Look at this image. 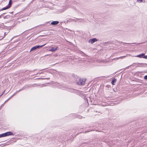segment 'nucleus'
Listing matches in <instances>:
<instances>
[{
    "label": "nucleus",
    "mask_w": 147,
    "mask_h": 147,
    "mask_svg": "<svg viewBox=\"0 0 147 147\" xmlns=\"http://www.w3.org/2000/svg\"><path fill=\"white\" fill-rule=\"evenodd\" d=\"M84 80L79 78L76 83L79 85H84L86 81V80L84 79Z\"/></svg>",
    "instance_id": "f257e3e1"
},
{
    "label": "nucleus",
    "mask_w": 147,
    "mask_h": 147,
    "mask_svg": "<svg viewBox=\"0 0 147 147\" xmlns=\"http://www.w3.org/2000/svg\"><path fill=\"white\" fill-rule=\"evenodd\" d=\"M2 137H5L7 136L12 135H13V134L11 131H8L6 133L1 134Z\"/></svg>",
    "instance_id": "f03ea898"
},
{
    "label": "nucleus",
    "mask_w": 147,
    "mask_h": 147,
    "mask_svg": "<svg viewBox=\"0 0 147 147\" xmlns=\"http://www.w3.org/2000/svg\"><path fill=\"white\" fill-rule=\"evenodd\" d=\"M45 44L43 45H42L35 46L32 47V48L30 50V51H34L37 49H39L40 48H41L43 46H45Z\"/></svg>",
    "instance_id": "7ed1b4c3"
},
{
    "label": "nucleus",
    "mask_w": 147,
    "mask_h": 147,
    "mask_svg": "<svg viewBox=\"0 0 147 147\" xmlns=\"http://www.w3.org/2000/svg\"><path fill=\"white\" fill-rule=\"evenodd\" d=\"M98 40L96 38H92L90 39L88 41V42L91 44H92L96 42Z\"/></svg>",
    "instance_id": "20e7f679"
},
{
    "label": "nucleus",
    "mask_w": 147,
    "mask_h": 147,
    "mask_svg": "<svg viewBox=\"0 0 147 147\" xmlns=\"http://www.w3.org/2000/svg\"><path fill=\"white\" fill-rule=\"evenodd\" d=\"M72 76L74 78V80H75L76 82L77 83V82L78 81V80L80 78L77 75L75 74H73Z\"/></svg>",
    "instance_id": "39448f33"
},
{
    "label": "nucleus",
    "mask_w": 147,
    "mask_h": 147,
    "mask_svg": "<svg viewBox=\"0 0 147 147\" xmlns=\"http://www.w3.org/2000/svg\"><path fill=\"white\" fill-rule=\"evenodd\" d=\"M58 47H53L49 50V51L52 52H54L56 51Z\"/></svg>",
    "instance_id": "423d86ee"
},
{
    "label": "nucleus",
    "mask_w": 147,
    "mask_h": 147,
    "mask_svg": "<svg viewBox=\"0 0 147 147\" xmlns=\"http://www.w3.org/2000/svg\"><path fill=\"white\" fill-rule=\"evenodd\" d=\"M9 4V5H10V6H9V7H6L3 8V9H2V10H5V9H6L10 7V5H11V0H10Z\"/></svg>",
    "instance_id": "0eeeda50"
},
{
    "label": "nucleus",
    "mask_w": 147,
    "mask_h": 147,
    "mask_svg": "<svg viewBox=\"0 0 147 147\" xmlns=\"http://www.w3.org/2000/svg\"><path fill=\"white\" fill-rule=\"evenodd\" d=\"M135 57H138L139 58H143L147 59V56H134Z\"/></svg>",
    "instance_id": "6e6552de"
},
{
    "label": "nucleus",
    "mask_w": 147,
    "mask_h": 147,
    "mask_svg": "<svg viewBox=\"0 0 147 147\" xmlns=\"http://www.w3.org/2000/svg\"><path fill=\"white\" fill-rule=\"evenodd\" d=\"M59 23V22L57 21H53L51 23V24L52 25H56L57 24Z\"/></svg>",
    "instance_id": "1a4fd4ad"
},
{
    "label": "nucleus",
    "mask_w": 147,
    "mask_h": 147,
    "mask_svg": "<svg viewBox=\"0 0 147 147\" xmlns=\"http://www.w3.org/2000/svg\"><path fill=\"white\" fill-rule=\"evenodd\" d=\"M116 81H117V80L116 79H115V78L113 79V80H112L111 82L112 84L113 85H115L114 83L116 82Z\"/></svg>",
    "instance_id": "9d476101"
},
{
    "label": "nucleus",
    "mask_w": 147,
    "mask_h": 147,
    "mask_svg": "<svg viewBox=\"0 0 147 147\" xmlns=\"http://www.w3.org/2000/svg\"><path fill=\"white\" fill-rule=\"evenodd\" d=\"M125 57V56H123L120 57H119L116 58H115L114 59H115L116 60H117L118 59H122V58H123V57Z\"/></svg>",
    "instance_id": "9b49d317"
},
{
    "label": "nucleus",
    "mask_w": 147,
    "mask_h": 147,
    "mask_svg": "<svg viewBox=\"0 0 147 147\" xmlns=\"http://www.w3.org/2000/svg\"><path fill=\"white\" fill-rule=\"evenodd\" d=\"M26 87H25V86H24L22 88H21L18 91H17V92H19L20 91H21L22 90H24L25 88H26Z\"/></svg>",
    "instance_id": "f8f14e48"
},
{
    "label": "nucleus",
    "mask_w": 147,
    "mask_h": 147,
    "mask_svg": "<svg viewBox=\"0 0 147 147\" xmlns=\"http://www.w3.org/2000/svg\"><path fill=\"white\" fill-rule=\"evenodd\" d=\"M137 2L138 3H144V1L143 0H137Z\"/></svg>",
    "instance_id": "ddd939ff"
},
{
    "label": "nucleus",
    "mask_w": 147,
    "mask_h": 147,
    "mask_svg": "<svg viewBox=\"0 0 147 147\" xmlns=\"http://www.w3.org/2000/svg\"><path fill=\"white\" fill-rule=\"evenodd\" d=\"M135 66V63H133V64L130 65H129L127 67H126V69H128V68L130 67V66Z\"/></svg>",
    "instance_id": "4468645a"
},
{
    "label": "nucleus",
    "mask_w": 147,
    "mask_h": 147,
    "mask_svg": "<svg viewBox=\"0 0 147 147\" xmlns=\"http://www.w3.org/2000/svg\"><path fill=\"white\" fill-rule=\"evenodd\" d=\"M144 79L145 80H147V75H146V76H144Z\"/></svg>",
    "instance_id": "2eb2a0df"
},
{
    "label": "nucleus",
    "mask_w": 147,
    "mask_h": 147,
    "mask_svg": "<svg viewBox=\"0 0 147 147\" xmlns=\"http://www.w3.org/2000/svg\"><path fill=\"white\" fill-rule=\"evenodd\" d=\"M18 92H17V91L12 96H11V97H12L13 96H14V95H15V94L17 93Z\"/></svg>",
    "instance_id": "dca6fc26"
},
{
    "label": "nucleus",
    "mask_w": 147,
    "mask_h": 147,
    "mask_svg": "<svg viewBox=\"0 0 147 147\" xmlns=\"http://www.w3.org/2000/svg\"><path fill=\"white\" fill-rule=\"evenodd\" d=\"M92 130H88V131H85V132H84V133H86L87 132H89L90 131H92Z\"/></svg>",
    "instance_id": "f3484780"
},
{
    "label": "nucleus",
    "mask_w": 147,
    "mask_h": 147,
    "mask_svg": "<svg viewBox=\"0 0 147 147\" xmlns=\"http://www.w3.org/2000/svg\"><path fill=\"white\" fill-rule=\"evenodd\" d=\"M145 54H144V53H142L140 55H145Z\"/></svg>",
    "instance_id": "a211bd4d"
},
{
    "label": "nucleus",
    "mask_w": 147,
    "mask_h": 147,
    "mask_svg": "<svg viewBox=\"0 0 147 147\" xmlns=\"http://www.w3.org/2000/svg\"><path fill=\"white\" fill-rule=\"evenodd\" d=\"M98 114H96V115H100L101 114V113L100 112H98Z\"/></svg>",
    "instance_id": "6ab92c4d"
},
{
    "label": "nucleus",
    "mask_w": 147,
    "mask_h": 147,
    "mask_svg": "<svg viewBox=\"0 0 147 147\" xmlns=\"http://www.w3.org/2000/svg\"><path fill=\"white\" fill-rule=\"evenodd\" d=\"M11 97V96L7 100H9Z\"/></svg>",
    "instance_id": "aec40b11"
},
{
    "label": "nucleus",
    "mask_w": 147,
    "mask_h": 147,
    "mask_svg": "<svg viewBox=\"0 0 147 147\" xmlns=\"http://www.w3.org/2000/svg\"><path fill=\"white\" fill-rule=\"evenodd\" d=\"M8 101V100H6L5 102H4V104H5V103H6V102H7V101Z\"/></svg>",
    "instance_id": "412c9836"
},
{
    "label": "nucleus",
    "mask_w": 147,
    "mask_h": 147,
    "mask_svg": "<svg viewBox=\"0 0 147 147\" xmlns=\"http://www.w3.org/2000/svg\"><path fill=\"white\" fill-rule=\"evenodd\" d=\"M44 79H47V80H49V79H50V78H44Z\"/></svg>",
    "instance_id": "4be33fe9"
},
{
    "label": "nucleus",
    "mask_w": 147,
    "mask_h": 147,
    "mask_svg": "<svg viewBox=\"0 0 147 147\" xmlns=\"http://www.w3.org/2000/svg\"><path fill=\"white\" fill-rule=\"evenodd\" d=\"M4 104H4V103H3V104L1 105V107H3V106H4Z\"/></svg>",
    "instance_id": "5701e85b"
},
{
    "label": "nucleus",
    "mask_w": 147,
    "mask_h": 147,
    "mask_svg": "<svg viewBox=\"0 0 147 147\" xmlns=\"http://www.w3.org/2000/svg\"><path fill=\"white\" fill-rule=\"evenodd\" d=\"M138 64H144L142 63H138Z\"/></svg>",
    "instance_id": "b1692460"
},
{
    "label": "nucleus",
    "mask_w": 147,
    "mask_h": 147,
    "mask_svg": "<svg viewBox=\"0 0 147 147\" xmlns=\"http://www.w3.org/2000/svg\"><path fill=\"white\" fill-rule=\"evenodd\" d=\"M2 137L1 135V134H0V138H2Z\"/></svg>",
    "instance_id": "393cba45"
},
{
    "label": "nucleus",
    "mask_w": 147,
    "mask_h": 147,
    "mask_svg": "<svg viewBox=\"0 0 147 147\" xmlns=\"http://www.w3.org/2000/svg\"><path fill=\"white\" fill-rule=\"evenodd\" d=\"M2 137L1 135V134H0V138H2Z\"/></svg>",
    "instance_id": "a878e982"
},
{
    "label": "nucleus",
    "mask_w": 147,
    "mask_h": 147,
    "mask_svg": "<svg viewBox=\"0 0 147 147\" xmlns=\"http://www.w3.org/2000/svg\"><path fill=\"white\" fill-rule=\"evenodd\" d=\"M5 92V90H4V91L3 92V93H2V94H3H3H4V93Z\"/></svg>",
    "instance_id": "bb28decb"
},
{
    "label": "nucleus",
    "mask_w": 147,
    "mask_h": 147,
    "mask_svg": "<svg viewBox=\"0 0 147 147\" xmlns=\"http://www.w3.org/2000/svg\"><path fill=\"white\" fill-rule=\"evenodd\" d=\"M3 95V94H2L1 95H0V97Z\"/></svg>",
    "instance_id": "cd10ccee"
},
{
    "label": "nucleus",
    "mask_w": 147,
    "mask_h": 147,
    "mask_svg": "<svg viewBox=\"0 0 147 147\" xmlns=\"http://www.w3.org/2000/svg\"><path fill=\"white\" fill-rule=\"evenodd\" d=\"M144 64L147 65V64Z\"/></svg>",
    "instance_id": "c85d7f7f"
},
{
    "label": "nucleus",
    "mask_w": 147,
    "mask_h": 147,
    "mask_svg": "<svg viewBox=\"0 0 147 147\" xmlns=\"http://www.w3.org/2000/svg\"><path fill=\"white\" fill-rule=\"evenodd\" d=\"M96 111V112H97V111Z\"/></svg>",
    "instance_id": "c756f323"
}]
</instances>
